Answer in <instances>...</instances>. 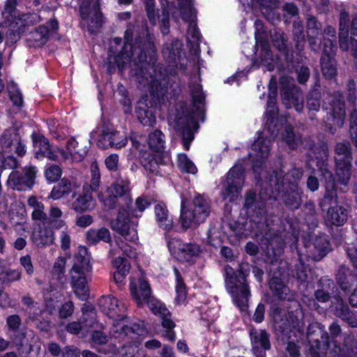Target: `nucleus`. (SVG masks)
Wrapping results in <instances>:
<instances>
[{
    "instance_id": "79ce46f5",
    "label": "nucleus",
    "mask_w": 357,
    "mask_h": 357,
    "mask_svg": "<svg viewBox=\"0 0 357 357\" xmlns=\"http://www.w3.org/2000/svg\"><path fill=\"white\" fill-rule=\"evenodd\" d=\"M136 113L139 121L144 126H153L156 121L153 111L144 102H138L136 107Z\"/></svg>"
},
{
    "instance_id": "4be33fe9",
    "label": "nucleus",
    "mask_w": 357,
    "mask_h": 357,
    "mask_svg": "<svg viewBox=\"0 0 357 357\" xmlns=\"http://www.w3.org/2000/svg\"><path fill=\"white\" fill-rule=\"evenodd\" d=\"M32 139L35 146L38 148V151L36 152V157L38 159L45 157L51 160H57L58 155L56 150L58 149L53 147L44 135L33 133Z\"/></svg>"
},
{
    "instance_id": "a19ab883",
    "label": "nucleus",
    "mask_w": 357,
    "mask_h": 357,
    "mask_svg": "<svg viewBox=\"0 0 357 357\" xmlns=\"http://www.w3.org/2000/svg\"><path fill=\"white\" fill-rule=\"evenodd\" d=\"M253 65L257 68L264 66L268 71L274 69V59L270 47H261L259 56L254 61Z\"/></svg>"
},
{
    "instance_id": "774afa93",
    "label": "nucleus",
    "mask_w": 357,
    "mask_h": 357,
    "mask_svg": "<svg viewBox=\"0 0 357 357\" xmlns=\"http://www.w3.org/2000/svg\"><path fill=\"white\" fill-rule=\"evenodd\" d=\"M321 41L322 54L321 57H334L337 50L336 40L324 37Z\"/></svg>"
},
{
    "instance_id": "4d7b16f0",
    "label": "nucleus",
    "mask_w": 357,
    "mask_h": 357,
    "mask_svg": "<svg viewBox=\"0 0 357 357\" xmlns=\"http://www.w3.org/2000/svg\"><path fill=\"white\" fill-rule=\"evenodd\" d=\"M204 99L205 97L202 89L198 87L192 93L193 108L192 112L198 118L204 120L203 115L204 114Z\"/></svg>"
},
{
    "instance_id": "de8ad7c7",
    "label": "nucleus",
    "mask_w": 357,
    "mask_h": 357,
    "mask_svg": "<svg viewBox=\"0 0 357 357\" xmlns=\"http://www.w3.org/2000/svg\"><path fill=\"white\" fill-rule=\"evenodd\" d=\"M225 238H227V236L218 227L215 225H210L207 231L206 243L208 244L217 248L223 244Z\"/></svg>"
},
{
    "instance_id": "4468645a",
    "label": "nucleus",
    "mask_w": 357,
    "mask_h": 357,
    "mask_svg": "<svg viewBox=\"0 0 357 357\" xmlns=\"http://www.w3.org/2000/svg\"><path fill=\"white\" fill-rule=\"evenodd\" d=\"M36 173L34 167H24L21 171L13 170L8 176L7 184L13 190L18 191L31 190L35 184Z\"/></svg>"
},
{
    "instance_id": "f704fd0d",
    "label": "nucleus",
    "mask_w": 357,
    "mask_h": 357,
    "mask_svg": "<svg viewBox=\"0 0 357 357\" xmlns=\"http://www.w3.org/2000/svg\"><path fill=\"white\" fill-rule=\"evenodd\" d=\"M154 210L155 218L160 227L167 231L172 229L173 221L169 215L167 206L163 202H160L155 206Z\"/></svg>"
},
{
    "instance_id": "2eb2a0df",
    "label": "nucleus",
    "mask_w": 357,
    "mask_h": 357,
    "mask_svg": "<svg viewBox=\"0 0 357 357\" xmlns=\"http://www.w3.org/2000/svg\"><path fill=\"white\" fill-rule=\"evenodd\" d=\"M269 35L273 46L278 51L286 63V66H282V68L289 70L293 66L294 52L289 45L287 35L283 30L278 28L271 29Z\"/></svg>"
},
{
    "instance_id": "b1692460",
    "label": "nucleus",
    "mask_w": 357,
    "mask_h": 357,
    "mask_svg": "<svg viewBox=\"0 0 357 357\" xmlns=\"http://www.w3.org/2000/svg\"><path fill=\"white\" fill-rule=\"evenodd\" d=\"M333 351L337 357H357V339L351 333H345L342 345L335 344Z\"/></svg>"
},
{
    "instance_id": "c756f323",
    "label": "nucleus",
    "mask_w": 357,
    "mask_h": 357,
    "mask_svg": "<svg viewBox=\"0 0 357 357\" xmlns=\"http://www.w3.org/2000/svg\"><path fill=\"white\" fill-rule=\"evenodd\" d=\"M172 243H168L169 250L176 255L177 259L181 261H189L192 257L197 256L201 252L199 245L196 243H183L174 250L171 248Z\"/></svg>"
},
{
    "instance_id": "8fccbe9b",
    "label": "nucleus",
    "mask_w": 357,
    "mask_h": 357,
    "mask_svg": "<svg viewBox=\"0 0 357 357\" xmlns=\"http://www.w3.org/2000/svg\"><path fill=\"white\" fill-rule=\"evenodd\" d=\"M320 172L321 178L324 181L325 190H337L336 182L333 174L329 169L328 165L324 161L322 162L321 166L319 167Z\"/></svg>"
},
{
    "instance_id": "bb28decb",
    "label": "nucleus",
    "mask_w": 357,
    "mask_h": 357,
    "mask_svg": "<svg viewBox=\"0 0 357 357\" xmlns=\"http://www.w3.org/2000/svg\"><path fill=\"white\" fill-rule=\"evenodd\" d=\"M71 273V284L74 293L81 301H86L89 296L87 274Z\"/></svg>"
},
{
    "instance_id": "2f4dec72",
    "label": "nucleus",
    "mask_w": 357,
    "mask_h": 357,
    "mask_svg": "<svg viewBox=\"0 0 357 357\" xmlns=\"http://www.w3.org/2000/svg\"><path fill=\"white\" fill-rule=\"evenodd\" d=\"M182 42L178 38L167 41L163 46L162 54L164 58L169 63H174L177 59L181 56L182 50Z\"/></svg>"
},
{
    "instance_id": "a211bd4d",
    "label": "nucleus",
    "mask_w": 357,
    "mask_h": 357,
    "mask_svg": "<svg viewBox=\"0 0 357 357\" xmlns=\"http://www.w3.org/2000/svg\"><path fill=\"white\" fill-rule=\"evenodd\" d=\"M278 88L275 82H270L269 93L266 103V123L265 128L268 130L271 135H277L278 129L275 124V120L278 116V108L277 104Z\"/></svg>"
},
{
    "instance_id": "39448f33",
    "label": "nucleus",
    "mask_w": 357,
    "mask_h": 357,
    "mask_svg": "<svg viewBox=\"0 0 357 357\" xmlns=\"http://www.w3.org/2000/svg\"><path fill=\"white\" fill-rule=\"evenodd\" d=\"M131 294L138 305L146 303L150 310L161 319V324L165 331L162 335L171 341L176 339L174 328L176 324L171 319L169 310L161 302L154 299L151 296V288L146 281H142L138 288L131 287Z\"/></svg>"
},
{
    "instance_id": "6ab92c4d",
    "label": "nucleus",
    "mask_w": 357,
    "mask_h": 357,
    "mask_svg": "<svg viewBox=\"0 0 357 357\" xmlns=\"http://www.w3.org/2000/svg\"><path fill=\"white\" fill-rule=\"evenodd\" d=\"M261 249L268 257H278L283 252L285 242L278 234L266 232L260 239Z\"/></svg>"
},
{
    "instance_id": "338daca9",
    "label": "nucleus",
    "mask_w": 357,
    "mask_h": 357,
    "mask_svg": "<svg viewBox=\"0 0 357 357\" xmlns=\"http://www.w3.org/2000/svg\"><path fill=\"white\" fill-rule=\"evenodd\" d=\"M304 149L307 151L309 157L313 158L314 157L318 158L321 149L324 147L319 144H317L312 137H305L303 140L301 139L300 142Z\"/></svg>"
},
{
    "instance_id": "9d476101",
    "label": "nucleus",
    "mask_w": 357,
    "mask_h": 357,
    "mask_svg": "<svg viewBox=\"0 0 357 357\" xmlns=\"http://www.w3.org/2000/svg\"><path fill=\"white\" fill-rule=\"evenodd\" d=\"M245 181V170L241 165H234L229 171L223 183L222 195L224 199L233 202L241 194Z\"/></svg>"
},
{
    "instance_id": "f8f14e48",
    "label": "nucleus",
    "mask_w": 357,
    "mask_h": 357,
    "mask_svg": "<svg viewBox=\"0 0 357 357\" xmlns=\"http://www.w3.org/2000/svg\"><path fill=\"white\" fill-rule=\"evenodd\" d=\"M330 109L326 112L325 121L335 124L339 129L342 128L346 120V102L344 95L341 91H335L331 96Z\"/></svg>"
},
{
    "instance_id": "603ef678",
    "label": "nucleus",
    "mask_w": 357,
    "mask_h": 357,
    "mask_svg": "<svg viewBox=\"0 0 357 357\" xmlns=\"http://www.w3.org/2000/svg\"><path fill=\"white\" fill-rule=\"evenodd\" d=\"M120 333L132 339L133 338V335H143L145 334L146 333V328L144 321L138 320L137 321L122 326Z\"/></svg>"
},
{
    "instance_id": "7c9ffc66",
    "label": "nucleus",
    "mask_w": 357,
    "mask_h": 357,
    "mask_svg": "<svg viewBox=\"0 0 357 357\" xmlns=\"http://www.w3.org/2000/svg\"><path fill=\"white\" fill-rule=\"evenodd\" d=\"M140 162L146 171L153 174L158 172L160 165H162L163 158L162 154L151 153L150 152L140 151Z\"/></svg>"
},
{
    "instance_id": "13d9d810",
    "label": "nucleus",
    "mask_w": 357,
    "mask_h": 357,
    "mask_svg": "<svg viewBox=\"0 0 357 357\" xmlns=\"http://www.w3.org/2000/svg\"><path fill=\"white\" fill-rule=\"evenodd\" d=\"M335 167L338 183L347 186L351 178L352 164L335 163Z\"/></svg>"
},
{
    "instance_id": "680f3d73",
    "label": "nucleus",
    "mask_w": 357,
    "mask_h": 357,
    "mask_svg": "<svg viewBox=\"0 0 357 357\" xmlns=\"http://www.w3.org/2000/svg\"><path fill=\"white\" fill-rule=\"evenodd\" d=\"M338 197L337 190H325L323 197L319 200V209L323 212L328 211L331 209L333 202H335L337 204L338 202Z\"/></svg>"
},
{
    "instance_id": "c9c22d12",
    "label": "nucleus",
    "mask_w": 357,
    "mask_h": 357,
    "mask_svg": "<svg viewBox=\"0 0 357 357\" xmlns=\"http://www.w3.org/2000/svg\"><path fill=\"white\" fill-rule=\"evenodd\" d=\"M290 249L293 253L296 252L299 264L296 266V278L301 282H305L308 280V273L310 271L309 266L305 265L303 259L302 253L298 248L297 240L292 243L290 245Z\"/></svg>"
},
{
    "instance_id": "0e129e2a",
    "label": "nucleus",
    "mask_w": 357,
    "mask_h": 357,
    "mask_svg": "<svg viewBox=\"0 0 357 357\" xmlns=\"http://www.w3.org/2000/svg\"><path fill=\"white\" fill-rule=\"evenodd\" d=\"M114 130H110L108 128H104L101 134L97 140V146L102 149H107L114 146L113 132Z\"/></svg>"
},
{
    "instance_id": "09e8293b",
    "label": "nucleus",
    "mask_w": 357,
    "mask_h": 357,
    "mask_svg": "<svg viewBox=\"0 0 357 357\" xmlns=\"http://www.w3.org/2000/svg\"><path fill=\"white\" fill-rule=\"evenodd\" d=\"M320 172L321 178L324 181L325 190H337L336 182L333 174L329 169L328 165L324 161L322 162L321 166L319 167Z\"/></svg>"
},
{
    "instance_id": "ddd939ff",
    "label": "nucleus",
    "mask_w": 357,
    "mask_h": 357,
    "mask_svg": "<svg viewBox=\"0 0 357 357\" xmlns=\"http://www.w3.org/2000/svg\"><path fill=\"white\" fill-rule=\"evenodd\" d=\"M322 327L318 322L310 324L307 327V337L310 344L307 357H319L321 347H324V349L328 347L329 337L326 332H324Z\"/></svg>"
},
{
    "instance_id": "412c9836",
    "label": "nucleus",
    "mask_w": 357,
    "mask_h": 357,
    "mask_svg": "<svg viewBox=\"0 0 357 357\" xmlns=\"http://www.w3.org/2000/svg\"><path fill=\"white\" fill-rule=\"evenodd\" d=\"M268 287L273 296L278 299L291 302L293 307L296 309L300 307L299 303L294 299V295L285 284L284 278H269Z\"/></svg>"
},
{
    "instance_id": "473e14b6",
    "label": "nucleus",
    "mask_w": 357,
    "mask_h": 357,
    "mask_svg": "<svg viewBox=\"0 0 357 357\" xmlns=\"http://www.w3.org/2000/svg\"><path fill=\"white\" fill-rule=\"evenodd\" d=\"M77 188V186L75 183H72L68 178H63L54 186L50 197L54 199H59L73 192V197H74L75 196L74 190Z\"/></svg>"
},
{
    "instance_id": "6e6552de",
    "label": "nucleus",
    "mask_w": 357,
    "mask_h": 357,
    "mask_svg": "<svg viewBox=\"0 0 357 357\" xmlns=\"http://www.w3.org/2000/svg\"><path fill=\"white\" fill-rule=\"evenodd\" d=\"M339 46L344 52H349L357 42V15L350 21L349 14L345 10L341 11L339 17Z\"/></svg>"
},
{
    "instance_id": "37998d69",
    "label": "nucleus",
    "mask_w": 357,
    "mask_h": 357,
    "mask_svg": "<svg viewBox=\"0 0 357 357\" xmlns=\"http://www.w3.org/2000/svg\"><path fill=\"white\" fill-rule=\"evenodd\" d=\"M251 215V220L253 222L256 223L257 227L260 229L261 232L268 229V225L267 224L266 212L264 208V204H259L255 208H252L248 211Z\"/></svg>"
},
{
    "instance_id": "bf43d9fd",
    "label": "nucleus",
    "mask_w": 357,
    "mask_h": 357,
    "mask_svg": "<svg viewBox=\"0 0 357 357\" xmlns=\"http://www.w3.org/2000/svg\"><path fill=\"white\" fill-rule=\"evenodd\" d=\"M274 328L276 335L281 338L282 342H284L290 339L292 330L289 321L287 319L275 322Z\"/></svg>"
},
{
    "instance_id": "423d86ee",
    "label": "nucleus",
    "mask_w": 357,
    "mask_h": 357,
    "mask_svg": "<svg viewBox=\"0 0 357 357\" xmlns=\"http://www.w3.org/2000/svg\"><path fill=\"white\" fill-rule=\"evenodd\" d=\"M211 212V202L204 195L196 193L190 207L181 203L180 221L185 230L190 227H197L204 222Z\"/></svg>"
},
{
    "instance_id": "49530a36",
    "label": "nucleus",
    "mask_w": 357,
    "mask_h": 357,
    "mask_svg": "<svg viewBox=\"0 0 357 357\" xmlns=\"http://www.w3.org/2000/svg\"><path fill=\"white\" fill-rule=\"evenodd\" d=\"M86 239L91 244L96 245L100 241L110 243L112 241L110 232L108 229L102 227L99 229H91L86 233Z\"/></svg>"
},
{
    "instance_id": "69168bd1",
    "label": "nucleus",
    "mask_w": 357,
    "mask_h": 357,
    "mask_svg": "<svg viewBox=\"0 0 357 357\" xmlns=\"http://www.w3.org/2000/svg\"><path fill=\"white\" fill-rule=\"evenodd\" d=\"M61 210L56 206H52L49 211L50 216H47L49 221H45V224L55 229H60L64 225V221L59 218L62 216Z\"/></svg>"
},
{
    "instance_id": "052dcab7",
    "label": "nucleus",
    "mask_w": 357,
    "mask_h": 357,
    "mask_svg": "<svg viewBox=\"0 0 357 357\" xmlns=\"http://www.w3.org/2000/svg\"><path fill=\"white\" fill-rule=\"evenodd\" d=\"M84 195L77 197L72 204V208L77 213H83L90 208L92 195L87 192H83Z\"/></svg>"
},
{
    "instance_id": "7ed1b4c3",
    "label": "nucleus",
    "mask_w": 357,
    "mask_h": 357,
    "mask_svg": "<svg viewBox=\"0 0 357 357\" xmlns=\"http://www.w3.org/2000/svg\"><path fill=\"white\" fill-rule=\"evenodd\" d=\"M98 199L105 210L119 208L116 218L110 222V227L126 240H134L136 234L135 231H133L131 235L130 231V214L132 200L128 183L123 180L116 181L107 188L104 193H99Z\"/></svg>"
},
{
    "instance_id": "4c0bfd02",
    "label": "nucleus",
    "mask_w": 357,
    "mask_h": 357,
    "mask_svg": "<svg viewBox=\"0 0 357 357\" xmlns=\"http://www.w3.org/2000/svg\"><path fill=\"white\" fill-rule=\"evenodd\" d=\"M289 270V263L278 257H272L268 264L269 278H284Z\"/></svg>"
},
{
    "instance_id": "aec40b11",
    "label": "nucleus",
    "mask_w": 357,
    "mask_h": 357,
    "mask_svg": "<svg viewBox=\"0 0 357 357\" xmlns=\"http://www.w3.org/2000/svg\"><path fill=\"white\" fill-rule=\"evenodd\" d=\"M252 352L256 357H266V351L271 349L270 335L265 330L251 328L250 331Z\"/></svg>"
},
{
    "instance_id": "20e7f679",
    "label": "nucleus",
    "mask_w": 357,
    "mask_h": 357,
    "mask_svg": "<svg viewBox=\"0 0 357 357\" xmlns=\"http://www.w3.org/2000/svg\"><path fill=\"white\" fill-rule=\"evenodd\" d=\"M250 273L248 264H241L235 271L229 265L224 268L225 288L231 296L234 302L241 310L244 311L248 307L250 296V287L247 278Z\"/></svg>"
},
{
    "instance_id": "e2e57ef3",
    "label": "nucleus",
    "mask_w": 357,
    "mask_h": 357,
    "mask_svg": "<svg viewBox=\"0 0 357 357\" xmlns=\"http://www.w3.org/2000/svg\"><path fill=\"white\" fill-rule=\"evenodd\" d=\"M322 23L318 20L317 17L309 14L306 15V29L307 34L310 33L313 36H319L322 34Z\"/></svg>"
},
{
    "instance_id": "c85d7f7f",
    "label": "nucleus",
    "mask_w": 357,
    "mask_h": 357,
    "mask_svg": "<svg viewBox=\"0 0 357 357\" xmlns=\"http://www.w3.org/2000/svg\"><path fill=\"white\" fill-rule=\"evenodd\" d=\"M349 206L347 204H336L328 209L326 215V221L335 226L343 225L348 219Z\"/></svg>"
},
{
    "instance_id": "dca6fc26",
    "label": "nucleus",
    "mask_w": 357,
    "mask_h": 357,
    "mask_svg": "<svg viewBox=\"0 0 357 357\" xmlns=\"http://www.w3.org/2000/svg\"><path fill=\"white\" fill-rule=\"evenodd\" d=\"M79 13L82 20L89 19L88 29L91 33L102 26V14L99 0H80Z\"/></svg>"
},
{
    "instance_id": "5701e85b",
    "label": "nucleus",
    "mask_w": 357,
    "mask_h": 357,
    "mask_svg": "<svg viewBox=\"0 0 357 357\" xmlns=\"http://www.w3.org/2000/svg\"><path fill=\"white\" fill-rule=\"evenodd\" d=\"M91 255L86 247L79 246L77 253L74 257L73 266L70 273H80L88 274L92 271L91 264Z\"/></svg>"
},
{
    "instance_id": "c03bdc74",
    "label": "nucleus",
    "mask_w": 357,
    "mask_h": 357,
    "mask_svg": "<svg viewBox=\"0 0 357 357\" xmlns=\"http://www.w3.org/2000/svg\"><path fill=\"white\" fill-rule=\"evenodd\" d=\"M320 64L323 76L328 80L335 79L337 75V61L334 57H321Z\"/></svg>"
},
{
    "instance_id": "f257e3e1",
    "label": "nucleus",
    "mask_w": 357,
    "mask_h": 357,
    "mask_svg": "<svg viewBox=\"0 0 357 357\" xmlns=\"http://www.w3.org/2000/svg\"><path fill=\"white\" fill-rule=\"evenodd\" d=\"M124 45L119 54L114 56V61L120 68L125 59L132 60V68L139 88L148 87L151 95L158 100L162 99L167 92L169 76L161 67L156 66L158 53L153 36L148 29H135L129 24L124 33Z\"/></svg>"
},
{
    "instance_id": "0eeeda50",
    "label": "nucleus",
    "mask_w": 357,
    "mask_h": 357,
    "mask_svg": "<svg viewBox=\"0 0 357 357\" xmlns=\"http://www.w3.org/2000/svg\"><path fill=\"white\" fill-rule=\"evenodd\" d=\"M280 96L283 105L287 109L294 107L296 112L301 113L304 110L303 91L287 75L280 79Z\"/></svg>"
},
{
    "instance_id": "1a4fd4ad",
    "label": "nucleus",
    "mask_w": 357,
    "mask_h": 357,
    "mask_svg": "<svg viewBox=\"0 0 357 357\" xmlns=\"http://www.w3.org/2000/svg\"><path fill=\"white\" fill-rule=\"evenodd\" d=\"M144 4L145 10L147 17L152 24H155L157 18L160 23V31L163 35H167L169 32V15L171 13L172 19L176 22L178 21L177 9L172 10L170 2L167 0V6L162 4L161 9L158 10V15L156 17L155 10V0H142Z\"/></svg>"
},
{
    "instance_id": "cd10ccee",
    "label": "nucleus",
    "mask_w": 357,
    "mask_h": 357,
    "mask_svg": "<svg viewBox=\"0 0 357 357\" xmlns=\"http://www.w3.org/2000/svg\"><path fill=\"white\" fill-rule=\"evenodd\" d=\"M176 129L178 136L181 137L182 144L185 150H189L191 142L194 139V132L188 118L176 116Z\"/></svg>"
},
{
    "instance_id": "a18cd8bd",
    "label": "nucleus",
    "mask_w": 357,
    "mask_h": 357,
    "mask_svg": "<svg viewBox=\"0 0 357 357\" xmlns=\"http://www.w3.org/2000/svg\"><path fill=\"white\" fill-rule=\"evenodd\" d=\"M192 0H178L179 15L182 20L189 24L196 20V10L192 6Z\"/></svg>"
},
{
    "instance_id": "58836bf2",
    "label": "nucleus",
    "mask_w": 357,
    "mask_h": 357,
    "mask_svg": "<svg viewBox=\"0 0 357 357\" xmlns=\"http://www.w3.org/2000/svg\"><path fill=\"white\" fill-rule=\"evenodd\" d=\"M101 311L109 317L117 314L116 309L119 307V301L112 295L101 296L98 301Z\"/></svg>"
},
{
    "instance_id": "3c124183",
    "label": "nucleus",
    "mask_w": 357,
    "mask_h": 357,
    "mask_svg": "<svg viewBox=\"0 0 357 357\" xmlns=\"http://www.w3.org/2000/svg\"><path fill=\"white\" fill-rule=\"evenodd\" d=\"M164 135L159 130H155L149 135L148 144L150 149L155 153L162 154L165 151Z\"/></svg>"
},
{
    "instance_id": "864d4df0",
    "label": "nucleus",
    "mask_w": 357,
    "mask_h": 357,
    "mask_svg": "<svg viewBox=\"0 0 357 357\" xmlns=\"http://www.w3.org/2000/svg\"><path fill=\"white\" fill-rule=\"evenodd\" d=\"M255 38L256 40L255 47H270L268 36H270L269 33L265 30L263 22L257 20L255 22Z\"/></svg>"
},
{
    "instance_id": "e433bc0d",
    "label": "nucleus",
    "mask_w": 357,
    "mask_h": 357,
    "mask_svg": "<svg viewBox=\"0 0 357 357\" xmlns=\"http://www.w3.org/2000/svg\"><path fill=\"white\" fill-rule=\"evenodd\" d=\"M282 142L288 146V148L294 151L297 149L301 142V135L295 131L294 128L290 125H285L281 132Z\"/></svg>"
},
{
    "instance_id": "f3484780",
    "label": "nucleus",
    "mask_w": 357,
    "mask_h": 357,
    "mask_svg": "<svg viewBox=\"0 0 357 357\" xmlns=\"http://www.w3.org/2000/svg\"><path fill=\"white\" fill-rule=\"evenodd\" d=\"M2 151L7 153H16L18 156H23L25 153V146L21 141L19 129L10 127L6 129L0 139Z\"/></svg>"
},
{
    "instance_id": "9b49d317",
    "label": "nucleus",
    "mask_w": 357,
    "mask_h": 357,
    "mask_svg": "<svg viewBox=\"0 0 357 357\" xmlns=\"http://www.w3.org/2000/svg\"><path fill=\"white\" fill-rule=\"evenodd\" d=\"M355 252L351 250L348 257L353 269H350L345 264H342L335 274L336 283L345 294L350 293L357 283V254Z\"/></svg>"
},
{
    "instance_id": "a878e982",
    "label": "nucleus",
    "mask_w": 357,
    "mask_h": 357,
    "mask_svg": "<svg viewBox=\"0 0 357 357\" xmlns=\"http://www.w3.org/2000/svg\"><path fill=\"white\" fill-rule=\"evenodd\" d=\"M354 149L347 140L337 142L334 146V160L335 163L352 164Z\"/></svg>"
},
{
    "instance_id": "72a5a7b5",
    "label": "nucleus",
    "mask_w": 357,
    "mask_h": 357,
    "mask_svg": "<svg viewBox=\"0 0 357 357\" xmlns=\"http://www.w3.org/2000/svg\"><path fill=\"white\" fill-rule=\"evenodd\" d=\"M48 28L44 25L35 28L27 35L29 45L35 47L43 45L48 40Z\"/></svg>"
},
{
    "instance_id": "393cba45",
    "label": "nucleus",
    "mask_w": 357,
    "mask_h": 357,
    "mask_svg": "<svg viewBox=\"0 0 357 357\" xmlns=\"http://www.w3.org/2000/svg\"><path fill=\"white\" fill-rule=\"evenodd\" d=\"M310 257L312 260L319 261L321 260L331 250V244L326 234L317 236L312 243Z\"/></svg>"
},
{
    "instance_id": "6e6d98bb",
    "label": "nucleus",
    "mask_w": 357,
    "mask_h": 357,
    "mask_svg": "<svg viewBox=\"0 0 357 357\" xmlns=\"http://www.w3.org/2000/svg\"><path fill=\"white\" fill-rule=\"evenodd\" d=\"M54 229L47 225H43L38 231V238L36 240V243L38 246H45L51 245L54 243Z\"/></svg>"
},
{
    "instance_id": "5fc2aeb1",
    "label": "nucleus",
    "mask_w": 357,
    "mask_h": 357,
    "mask_svg": "<svg viewBox=\"0 0 357 357\" xmlns=\"http://www.w3.org/2000/svg\"><path fill=\"white\" fill-rule=\"evenodd\" d=\"M321 95L310 94L306 96V108L308 112V116L310 120L317 119L316 113L321 109Z\"/></svg>"
},
{
    "instance_id": "f03ea898",
    "label": "nucleus",
    "mask_w": 357,
    "mask_h": 357,
    "mask_svg": "<svg viewBox=\"0 0 357 357\" xmlns=\"http://www.w3.org/2000/svg\"><path fill=\"white\" fill-rule=\"evenodd\" d=\"M270 140L259 138L252 144V152L249 153L255 178L262 181L259 195L264 200H277L280 196L289 211H296L303 203L305 195L302 188L294 182L287 181V178L282 177L275 169L263 172L264 160L270 152Z\"/></svg>"
},
{
    "instance_id": "ea45409f",
    "label": "nucleus",
    "mask_w": 357,
    "mask_h": 357,
    "mask_svg": "<svg viewBox=\"0 0 357 357\" xmlns=\"http://www.w3.org/2000/svg\"><path fill=\"white\" fill-rule=\"evenodd\" d=\"M27 203L33 209L31 218L33 220H38L42 223V225H45V221L50 222V219H47V215L44 211V204L41 202H39L36 197H30L28 199Z\"/></svg>"
}]
</instances>
